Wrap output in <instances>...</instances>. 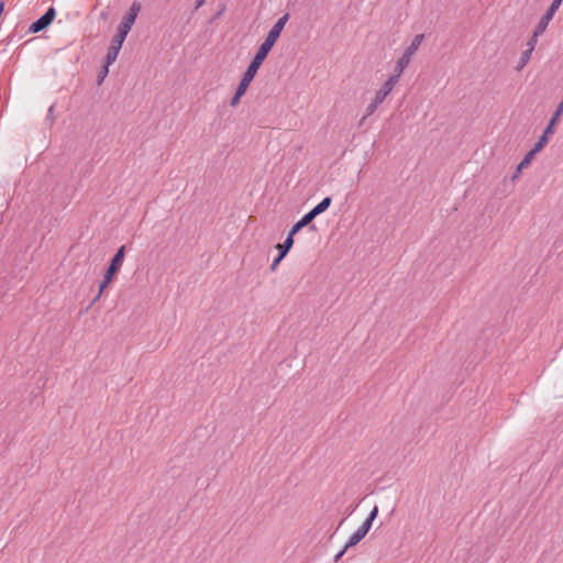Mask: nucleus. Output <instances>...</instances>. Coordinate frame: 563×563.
<instances>
[{
  "label": "nucleus",
  "instance_id": "1",
  "mask_svg": "<svg viewBox=\"0 0 563 563\" xmlns=\"http://www.w3.org/2000/svg\"><path fill=\"white\" fill-rule=\"evenodd\" d=\"M289 19V14L286 13L282 18L278 19V21L273 25L271 31L268 32L266 38L261 44L258 51L256 52L254 58L252 59L251 64L249 65L246 71L244 73V76H246L250 79H254L258 68L261 67L262 63L268 55L269 51L276 43L277 38L279 37L283 29L285 27L287 21Z\"/></svg>",
  "mask_w": 563,
  "mask_h": 563
},
{
  "label": "nucleus",
  "instance_id": "2",
  "mask_svg": "<svg viewBox=\"0 0 563 563\" xmlns=\"http://www.w3.org/2000/svg\"><path fill=\"white\" fill-rule=\"evenodd\" d=\"M423 34H418L416 35L410 45L405 49L402 56L398 59L396 66H395V69H394V74L396 76H398L399 78L401 77L404 70L408 67V65L410 64V60H411V57L417 53V51L419 49L422 41H423Z\"/></svg>",
  "mask_w": 563,
  "mask_h": 563
},
{
  "label": "nucleus",
  "instance_id": "3",
  "mask_svg": "<svg viewBox=\"0 0 563 563\" xmlns=\"http://www.w3.org/2000/svg\"><path fill=\"white\" fill-rule=\"evenodd\" d=\"M123 260H124V249H119L118 252L115 253V255L113 256V258L111 260L108 269L106 271L103 280L99 285V290H98V294L93 301L98 300L101 297L102 292L108 287V285L111 283L114 275L121 267Z\"/></svg>",
  "mask_w": 563,
  "mask_h": 563
},
{
  "label": "nucleus",
  "instance_id": "4",
  "mask_svg": "<svg viewBox=\"0 0 563 563\" xmlns=\"http://www.w3.org/2000/svg\"><path fill=\"white\" fill-rule=\"evenodd\" d=\"M545 145V137H539L533 147L526 154L523 159L518 164L515 174L511 176L512 181H516L520 177L522 169L530 165L534 155L539 153L541 150H543Z\"/></svg>",
  "mask_w": 563,
  "mask_h": 563
},
{
  "label": "nucleus",
  "instance_id": "5",
  "mask_svg": "<svg viewBox=\"0 0 563 563\" xmlns=\"http://www.w3.org/2000/svg\"><path fill=\"white\" fill-rule=\"evenodd\" d=\"M562 1L563 0H553L552 1L550 7L548 8L547 12L541 16V19L539 20V22L534 29V32H537V34L542 35L545 32L553 15L555 14V12L559 10L560 5L562 4Z\"/></svg>",
  "mask_w": 563,
  "mask_h": 563
},
{
  "label": "nucleus",
  "instance_id": "6",
  "mask_svg": "<svg viewBox=\"0 0 563 563\" xmlns=\"http://www.w3.org/2000/svg\"><path fill=\"white\" fill-rule=\"evenodd\" d=\"M540 34H537V32L533 31L532 35L526 43V49L521 53V56L519 58V63L517 66V70H521L530 60L531 55L536 48V45L538 43Z\"/></svg>",
  "mask_w": 563,
  "mask_h": 563
},
{
  "label": "nucleus",
  "instance_id": "7",
  "mask_svg": "<svg viewBox=\"0 0 563 563\" xmlns=\"http://www.w3.org/2000/svg\"><path fill=\"white\" fill-rule=\"evenodd\" d=\"M55 15V9L53 7L48 8V10L40 19L31 24L30 32L37 33L46 29L53 22Z\"/></svg>",
  "mask_w": 563,
  "mask_h": 563
},
{
  "label": "nucleus",
  "instance_id": "8",
  "mask_svg": "<svg viewBox=\"0 0 563 563\" xmlns=\"http://www.w3.org/2000/svg\"><path fill=\"white\" fill-rule=\"evenodd\" d=\"M398 81L399 77L393 74L376 91L374 98L376 99V103H382L385 100V98L391 92V90L394 89Z\"/></svg>",
  "mask_w": 563,
  "mask_h": 563
},
{
  "label": "nucleus",
  "instance_id": "9",
  "mask_svg": "<svg viewBox=\"0 0 563 563\" xmlns=\"http://www.w3.org/2000/svg\"><path fill=\"white\" fill-rule=\"evenodd\" d=\"M140 11L141 3L137 1L133 2L129 9V12L125 14L123 21L119 25L123 26V29L131 30Z\"/></svg>",
  "mask_w": 563,
  "mask_h": 563
},
{
  "label": "nucleus",
  "instance_id": "10",
  "mask_svg": "<svg viewBox=\"0 0 563 563\" xmlns=\"http://www.w3.org/2000/svg\"><path fill=\"white\" fill-rule=\"evenodd\" d=\"M368 523H362L347 539L345 543V549L352 548L356 545L361 540L365 538L368 533L369 529L367 527Z\"/></svg>",
  "mask_w": 563,
  "mask_h": 563
},
{
  "label": "nucleus",
  "instance_id": "11",
  "mask_svg": "<svg viewBox=\"0 0 563 563\" xmlns=\"http://www.w3.org/2000/svg\"><path fill=\"white\" fill-rule=\"evenodd\" d=\"M251 81H252V79H250L243 75V77L236 88V91H235L233 98L231 99L230 104L232 107H235L240 102L241 97L246 92Z\"/></svg>",
  "mask_w": 563,
  "mask_h": 563
},
{
  "label": "nucleus",
  "instance_id": "12",
  "mask_svg": "<svg viewBox=\"0 0 563 563\" xmlns=\"http://www.w3.org/2000/svg\"><path fill=\"white\" fill-rule=\"evenodd\" d=\"M303 227L300 224V222L298 221L292 228L291 230L289 231L286 240L284 241V243H276L274 246H292L294 244V235L299 232Z\"/></svg>",
  "mask_w": 563,
  "mask_h": 563
},
{
  "label": "nucleus",
  "instance_id": "13",
  "mask_svg": "<svg viewBox=\"0 0 563 563\" xmlns=\"http://www.w3.org/2000/svg\"><path fill=\"white\" fill-rule=\"evenodd\" d=\"M130 31L131 30L123 29V26L119 25L115 35L112 37L111 43L119 47H122V44Z\"/></svg>",
  "mask_w": 563,
  "mask_h": 563
},
{
  "label": "nucleus",
  "instance_id": "14",
  "mask_svg": "<svg viewBox=\"0 0 563 563\" xmlns=\"http://www.w3.org/2000/svg\"><path fill=\"white\" fill-rule=\"evenodd\" d=\"M121 47L114 45L111 43L109 49H108V53H107V56H106V64L107 65H111L113 64L115 60H117V57L119 55V52H120Z\"/></svg>",
  "mask_w": 563,
  "mask_h": 563
},
{
  "label": "nucleus",
  "instance_id": "15",
  "mask_svg": "<svg viewBox=\"0 0 563 563\" xmlns=\"http://www.w3.org/2000/svg\"><path fill=\"white\" fill-rule=\"evenodd\" d=\"M330 205H331V198L325 197L311 210L313 211V213L316 216H319L320 213L325 211L330 207Z\"/></svg>",
  "mask_w": 563,
  "mask_h": 563
},
{
  "label": "nucleus",
  "instance_id": "16",
  "mask_svg": "<svg viewBox=\"0 0 563 563\" xmlns=\"http://www.w3.org/2000/svg\"><path fill=\"white\" fill-rule=\"evenodd\" d=\"M279 252L277 254V256L274 258L272 265H271V269L272 271H275L277 265L279 264V262L286 256V254L288 253V251L290 249H278Z\"/></svg>",
  "mask_w": 563,
  "mask_h": 563
},
{
  "label": "nucleus",
  "instance_id": "17",
  "mask_svg": "<svg viewBox=\"0 0 563 563\" xmlns=\"http://www.w3.org/2000/svg\"><path fill=\"white\" fill-rule=\"evenodd\" d=\"M378 515V507L377 506H374L373 509L371 510V512L368 514L367 518L364 520L363 523H368L367 527L368 529H371L372 525H373V521L375 520V518L377 517Z\"/></svg>",
  "mask_w": 563,
  "mask_h": 563
},
{
  "label": "nucleus",
  "instance_id": "18",
  "mask_svg": "<svg viewBox=\"0 0 563 563\" xmlns=\"http://www.w3.org/2000/svg\"><path fill=\"white\" fill-rule=\"evenodd\" d=\"M317 216L313 213L312 210H310L308 213H306L300 220V224L305 228L308 227L309 223L316 218Z\"/></svg>",
  "mask_w": 563,
  "mask_h": 563
},
{
  "label": "nucleus",
  "instance_id": "19",
  "mask_svg": "<svg viewBox=\"0 0 563 563\" xmlns=\"http://www.w3.org/2000/svg\"><path fill=\"white\" fill-rule=\"evenodd\" d=\"M379 104H380V103H376V99H374V100H373V101L367 106V108H366V113H365L364 118L362 119V122H363L367 117L372 115V114L376 111V109H377V107H378Z\"/></svg>",
  "mask_w": 563,
  "mask_h": 563
},
{
  "label": "nucleus",
  "instance_id": "20",
  "mask_svg": "<svg viewBox=\"0 0 563 563\" xmlns=\"http://www.w3.org/2000/svg\"><path fill=\"white\" fill-rule=\"evenodd\" d=\"M109 66L110 65L104 64V66L102 67L101 71L99 73V75H98V82L99 84H101L104 80V78L108 76Z\"/></svg>",
  "mask_w": 563,
  "mask_h": 563
},
{
  "label": "nucleus",
  "instance_id": "21",
  "mask_svg": "<svg viewBox=\"0 0 563 563\" xmlns=\"http://www.w3.org/2000/svg\"><path fill=\"white\" fill-rule=\"evenodd\" d=\"M346 550H347V549H345V547H344L340 552H338V553L335 554V556H334V561H335V562H338V561H339V560L344 555V553H345V551H346Z\"/></svg>",
  "mask_w": 563,
  "mask_h": 563
},
{
  "label": "nucleus",
  "instance_id": "22",
  "mask_svg": "<svg viewBox=\"0 0 563 563\" xmlns=\"http://www.w3.org/2000/svg\"><path fill=\"white\" fill-rule=\"evenodd\" d=\"M196 2V8H199L206 2V0H197Z\"/></svg>",
  "mask_w": 563,
  "mask_h": 563
},
{
  "label": "nucleus",
  "instance_id": "23",
  "mask_svg": "<svg viewBox=\"0 0 563 563\" xmlns=\"http://www.w3.org/2000/svg\"><path fill=\"white\" fill-rule=\"evenodd\" d=\"M308 230H309V231L314 230V225H310V227L308 228Z\"/></svg>",
  "mask_w": 563,
  "mask_h": 563
}]
</instances>
